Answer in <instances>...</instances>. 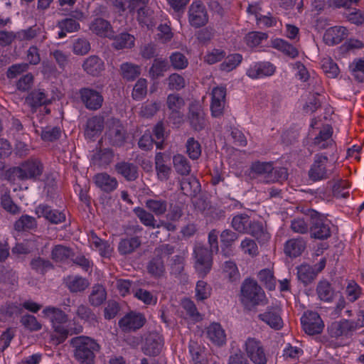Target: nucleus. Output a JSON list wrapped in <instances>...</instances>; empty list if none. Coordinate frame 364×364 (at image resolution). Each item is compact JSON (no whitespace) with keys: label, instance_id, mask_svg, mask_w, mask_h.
<instances>
[{"label":"nucleus","instance_id":"1","mask_svg":"<svg viewBox=\"0 0 364 364\" xmlns=\"http://www.w3.org/2000/svg\"><path fill=\"white\" fill-rule=\"evenodd\" d=\"M74 348L75 358L80 364H95L96 353L100 346L93 338L88 336H77L71 340Z\"/></svg>","mask_w":364,"mask_h":364},{"label":"nucleus","instance_id":"2","mask_svg":"<svg viewBox=\"0 0 364 364\" xmlns=\"http://www.w3.org/2000/svg\"><path fill=\"white\" fill-rule=\"evenodd\" d=\"M43 171V166L38 159H28L22 162L18 166L8 169L5 176L8 181L15 183L16 180L26 181L33 179L41 176Z\"/></svg>","mask_w":364,"mask_h":364},{"label":"nucleus","instance_id":"3","mask_svg":"<svg viewBox=\"0 0 364 364\" xmlns=\"http://www.w3.org/2000/svg\"><path fill=\"white\" fill-rule=\"evenodd\" d=\"M240 300L249 310L267 303L264 291L255 281L250 279H245L242 284Z\"/></svg>","mask_w":364,"mask_h":364},{"label":"nucleus","instance_id":"4","mask_svg":"<svg viewBox=\"0 0 364 364\" xmlns=\"http://www.w3.org/2000/svg\"><path fill=\"white\" fill-rule=\"evenodd\" d=\"M42 314L50 320L53 331L63 341L70 333V325L65 313L58 308L48 306L43 309Z\"/></svg>","mask_w":364,"mask_h":364},{"label":"nucleus","instance_id":"5","mask_svg":"<svg viewBox=\"0 0 364 364\" xmlns=\"http://www.w3.org/2000/svg\"><path fill=\"white\" fill-rule=\"evenodd\" d=\"M107 125V130L105 133V139H107L109 144L112 146L121 147L124 146L128 134L121 121L116 118H111L108 119Z\"/></svg>","mask_w":364,"mask_h":364},{"label":"nucleus","instance_id":"6","mask_svg":"<svg viewBox=\"0 0 364 364\" xmlns=\"http://www.w3.org/2000/svg\"><path fill=\"white\" fill-rule=\"evenodd\" d=\"M312 218L311 235L318 239H326L331 235V221L314 210H309Z\"/></svg>","mask_w":364,"mask_h":364},{"label":"nucleus","instance_id":"7","mask_svg":"<svg viewBox=\"0 0 364 364\" xmlns=\"http://www.w3.org/2000/svg\"><path fill=\"white\" fill-rule=\"evenodd\" d=\"M195 269L200 277L205 276L211 269L213 259L210 252L200 244L194 248Z\"/></svg>","mask_w":364,"mask_h":364},{"label":"nucleus","instance_id":"8","mask_svg":"<svg viewBox=\"0 0 364 364\" xmlns=\"http://www.w3.org/2000/svg\"><path fill=\"white\" fill-rule=\"evenodd\" d=\"M78 94L82 103L87 109L96 111L102 107L104 97L100 92L90 87H82Z\"/></svg>","mask_w":364,"mask_h":364},{"label":"nucleus","instance_id":"9","mask_svg":"<svg viewBox=\"0 0 364 364\" xmlns=\"http://www.w3.org/2000/svg\"><path fill=\"white\" fill-rule=\"evenodd\" d=\"M243 348L247 357L255 364L267 363V356L259 341L253 338H248L243 345Z\"/></svg>","mask_w":364,"mask_h":364},{"label":"nucleus","instance_id":"10","mask_svg":"<svg viewBox=\"0 0 364 364\" xmlns=\"http://www.w3.org/2000/svg\"><path fill=\"white\" fill-rule=\"evenodd\" d=\"M208 14L203 4L200 1L193 2L188 9V22L196 28L205 26L208 22Z\"/></svg>","mask_w":364,"mask_h":364},{"label":"nucleus","instance_id":"11","mask_svg":"<svg viewBox=\"0 0 364 364\" xmlns=\"http://www.w3.org/2000/svg\"><path fill=\"white\" fill-rule=\"evenodd\" d=\"M187 118L191 129L194 131L200 132L205 127V113L199 103L191 102L189 105Z\"/></svg>","mask_w":364,"mask_h":364},{"label":"nucleus","instance_id":"12","mask_svg":"<svg viewBox=\"0 0 364 364\" xmlns=\"http://www.w3.org/2000/svg\"><path fill=\"white\" fill-rule=\"evenodd\" d=\"M301 321L304 331L309 335L320 333L324 327L322 319L316 312H306Z\"/></svg>","mask_w":364,"mask_h":364},{"label":"nucleus","instance_id":"13","mask_svg":"<svg viewBox=\"0 0 364 364\" xmlns=\"http://www.w3.org/2000/svg\"><path fill=\"white\" fill-rule=\"evenodd\" d=\"M355 326L353 321L343 319L332 323L328 329L331 337L348 338L355 330Z\"/></svg>","mask_w":364,"mask_h":364},{"label":"nucleus","instance_id":"14","mask_svg":"<svg viewBox=\"0 0 364 364\" xmlns=\"http://www.w3.org/2000/svg\"><path fill=\"white\" fill-rule=\"evenodd\" d=\"M328 160V157L325 155H315L314 164L309 171V176L312 181H316L328 178V171L326 168Z\"/></svg>","mask_w":364,"mask_h":364},{"label":"nucleus","instance_id":"15","mask_svg":"<svg viewBox=\"0 0 364 364\" xmlns=\"http://www.w3.org/2000/svg\"><path fill=\"white\" fill-rule=\"evenodd\" d=\"M145 321L146 318L142 314L132 311L119 321V326L122 331L129 332L140 328Z\"/></svg>","mask_w":364,"mask_h":364},{"label":"nucleus","instance_id":"16","mask_svg":"<svg viewBox=\"0 0 364 364\" xmlns=\"http://www.w3.org/2000/svg\"><path fill=\"white\" fill-rule=\"evenodd\" d=\"M89 28L94 34L101 38H112L114 36L113 27L106 18H96L92 19Z\"/></svg>","mask_w":364,"mask_h":364},{"label":"nucleus","instance_id":"17","mask_svg":"<svg viewBox=\"0 0 364 364\" xmlns=\"http://www.w3.org/2000/svg\"><path fill=\"white\" fill-rule=\"evenodd\" d=\"M205 335L207 338L216 346H222L226 343L225 331L219 323H211L205 328Z\"/></svg>","mask_w":364,"mask_h":364},{"label":"nucleus","instance_id":"18","mask_svg":"<svg viewBox=\"0 0 364 364\" xmlns=\"http://www.w3.org/2000/svg\"><path fill=\"white\" fill-rule=\"evenodd\" d=\"M276 70V67L269 62H259L250 66L247 70L248 77L257 79L272 76Z\"/></svg>","mask_w":364,"mask_h":364},{"label":"nucleus","instance_id":"19","mask_svg":"<svg viewBox=\"0 0 364 364\" xmlns=\"http://www.w3.org/2000/svg\"><path fill=\"white\" fill-rule=\"evenodd\" d=\"M259 318L267 324L272 328L278 330L283 326V321L281 318L278 308H268L266 311L258 315Z\"/></svg>","mask_w":364,"mask_h":364},{"label":"nucleus","instance_id":"20","mask_svg":"<svg viewBox=\"0 0 364 364\" xmlns=\"http://www.w3.org/2000/svg\"><path fill=\"white\" fill-rule=\"evenodd\" d=\"M51 206H37L35 213L38 217H44L52 223H60L65 220V214L55 209H51Z\"/></svg>","mask_w":364,"mask_h":364},{"label":"nucleus","instance_id":"21","mask_svg":"<svg viewBox=\"0 0 364 364\" xmlns=\"http://www.w3.org/2000/svg\"><path fill=\"white\" fill-rule=\"evenodd\" d=\"M348 35L346 28L343 26H333L326 31L323 35V41L328 45L340 43Z\"/></svg>","mask_w":364,"mask_h":364},{"label":"nucleus","instance_id":"22","mask_svg":"<svg viewBox=\"0 0 364 364\" xmlns=\"http://www.w3.org/2000/svg\"><path fill=\"white\" fill-rule=\"evenodd\" d=\"M25 102L31 107L33 112H35L38 107L50 103V100L48 98L44 90L40 89L34 90L31 92L26 97Z\"/></svg>","mask_w":364,"mask_h":364},{"label":"nucleus","instance_id":"23","mask_svg":"<svg viewBox=\"0 0 364 364\" xmlns=\"http://www.w3.org/2000/svg\"><path fill=\"white\" fill-rule=\"evenodd\" d=\"M237 235L229 230H225L220 234V241L222 244L221 254L225 257H229L234 255V250L232 247V244L237 240Z\"/></svg>","mask_w":364,"mask_h":364},{"label":"nucleus","instance_id":"24","mask_svg":"<svg viewBox=\"0 0 364 364\" xmlns=\"http://www.w3.org/2000/svg\"><path fill=\"white\" fill-rule=\"evenodd\" d=\"M83 70L92 76L99 75L105 69L104 62L97 55H90L84 60Z\"/></svg>","mask_w":364,"mask_h":364},{"label":"nucleus","instance_id":"25","mask_svg":"<svg viewBox=\"0 0 364 364\" xmlns=\"http://www.w3.org/2000/svg\"><path fill=\"white\" fill-rule=\"evenodd\" d=\"M116 171L127 181H133L138 178V167L133 163L121 161L115 165Z\"/></svg>","mask_w":364,"mask_h":364},{"label":"nucleus","instance_id":"26","mask_svg":"<svg viewBox=\"0 0 364 364\" xmlns=\"http://www.w3.org/2000/svg\"><path fill=\"white\" fill-rule=\"evenodd\" d=\"M162 348L161 338L158 335H150L146 338L142 350L146 355L155 356L159 354Z\"/></svg>","mask_w":364,"mask_h":364},{"label":"nucleus","instance_id":"27","mask_svg":"<svg viewBox=\"0 0 364 364\" xmlns=\"http://www.w3.org/2000/svg\"><path fill=\"white\" fill-rule=\"evenodd\" d=\"M111 39L113 40L112 46L116 50L129 49L134 46V36L127 32L118 35H115L114 32V36Z\"/></svg>","mask_w":364,"mask_h":364},{"label":"nucleus","instance_id":"28","mask_svg":"<svg viewBox=\"0 0 364 364\" xmlns=\"http://www.w3.org/2000/svg\"><path fill=\"white\" fill-rule=\"evenodd\" d=\"M88 241L90 247L98 251L101 256L107 257L111 255L112 247L107 242L103 241L99 238L95 233H90Z\"/></svg>","mask_w":364,"mask_h":364},{"label":"nucleus","instance_id":"29","mask_svg":"<svg viewBox=\"0 0 364 364\" xmlns=\"http://www.w3.org/2000/svg\"><path fill=\"white\" fill-rule=\"evenodd\" d=\"M166 104L168 108L171 110V117L178 119L182 118L180 109L184 106V100L178 94H170L167 97Z\"/></svg>","mask_w":364,"mask_h":364},{"label":"nucleus","instance_id":"30","mask_svg":"<svg viewBox=\"0 0 364 364\" xmlns=\"http://www.w3.org/2000/svg\"><path fill=\"white\" fill-rule=\"evenodd\" d=\"M181 188L184 195L193 198L200 193V185L196 178L188 177L181 181Z\"/></svg>","mask_w":364,"mask_h":364},{"label":"nucleus","instance_id":"31","mask_svg":"<svg viewBox=\"0 0 364 364\" xmlns=\"http://www.w3.org/2000/svg\"><path fill=\"white\" fill-rule=\"evenodd\" d=\"M94 180L96 186L105 192L112 191L117 186V180L106 173L95 175Z\"/></svg>","mask_w":364,"mask_h":364},{"label":"nucleus","instance_id":"32","mask_svg":"<svg viewBox=\"0 0 364 364\" xmlns=\"http://www.w3.org/2000/svg\"><path fill=\"white\" fill-rule=\"evenodd\" d=\"M272 170H273L272 163L256 161L250 167V175L252 177H255L256 176H263L264 181L268 183V176Z\"/></svg>","mask_w":364,"mask_h":364},{"label":"nucleus","instance_id":"33","mask_svg":"<svg viewBox=\"0 0 364 364\" xmlns=\"http://www.w3.org/2000/svg\"><path fill=\"white\" fill-rule=\"evenodd\" d=\"M245 233L256 237L260 242L268 241L270 238V234L264 228L263 224L259 222H251Z\"/></svg>","mask_w":364,"mask_h":364},{"label":"nucleus","instance_id":"34","mask_svg":"<svg viewBox=\"0 0 364 364\" xmlns=\"http://www.w3.org/2000/svg\"><path fill=\"white\" fill-rule=\"evenodd\" d=\"M136 12L139 23L146 26L148 29H151L156 25L154 11L148 6L139 8Z\"/></svg>","mask_w":364,"mask_h":364},{"label":"nucleus","instance_id":"35","mask_svg":"<svg viewBox=\"0 0 364 364\" xmlns=\"http://www.w3.org/2000/svg\"><path fill=\"white\" fill-rule=\"evenodd\" d=\"M305 247V242L301 237L291 239L285 244L284 252L289 257H296L302 253Z\"/></svg>","mask_w":364,"mask_h":364},{"label":"nucleus","instance_id":"36","mask_svg":"<svg viewBox=\"0 0 364 364\" xmlns=\"http://www.w3.org/2000/svg\"><path fill=\"white\" fill-rule=\"evenodd\" d=\"M104 117L95 116L90 118L87 122L85 134L89 138H92L101 133L104 128Z\"/></svg>","mask_w":364,"mask_h":364},{"label":"nucleus","instance_id":"37","mask_svg":"<svg viewBox=\"0 0 364 364\" xmlns=\"http://www.w3.org/2000/svg\"><path fill=\"white\" fill-rule=\"evenodd\" d=\"M318 298L325 302H331L335 296V291L331 284L326 280H321L316 287Z\"/></svg>","mask_w":364,"mask_h":364},{"label":"nucleus","instance_id":"38","mask_svg":"<svg viewBox=\"0 0 364 364\" xmlns=\"http://www.w3.org/2000/svg\"><path fill=\"white\" fill-rule=\"evenodd\" d=\"M120 73L127 81L134 80L141 73V68L132 63H124L120 65Z\"/></svg>","mask_w":364,"mask_h":364},{"label":"nucleus","instance_id":"39","mask_svg":"<svg viewBox=\"0 0 364 364\" xmlns=\"http://www.w3.org/2000/svg\"><path fill=\"white\" fill-rule=\"evenodd\" d=\"M38 242L33 239L26 240L23 242L18 243L12 248V254L21 255L28 254L31 251L38 249Z\"/></svg>","mask_w":364,"mask_h":364},{"label":"nucleus","instance_id":"40","mask_svg":"<svg viewBox=\"0 0 364 364\" xmlns=\"http://www.w3.org/2000/svg\"><path fill=\"white\" fill-rule=\"evenodd\" d=\"M65 283L69 289L73 292L84 291L88 286L87 279L78 276H69L65 279Z\"/></svg>","mask_w":364,"mask_h":364},{"label":"nucleus","instance_id":"41","mask_svg":"<svg viewBox=\"0 0 364 364\" xmlns=\"http://www.w3.org/2000/svg\"><path fill=\"white\" fill-rule=\"evenodd\" d=\"M169 68L168 62L166 60L156 58L149 69V75L153 79H157L164 76V73Z\"/></svg>","mask_w":364,"mask_h":364},{"label":"nucleus","instance_id":"42","mask_svg":"<svg viewBox=\"0 0 364 364\" xmlns=\"http://www.w3.org/2000/svg\"><path fill=\"white\" fill-rule=\"evenodd\" d=\"M58 26L60 29V31L58 33V37L62 38L66 36V32L72 33L78 31L80 23L72 18H67L59 21Z\"/></svg>","mask_w":364,"mask_h":364},{"label":"nucleus","instance_id":"43","mask_svg":"<svg viewBox=\"0 0 364 364\" xmlns=\"http://www.w3.org/2000/svg\"><path fill=\"white\" fill-rule=\"evenodd\" d=\"M299 279L305 285L311 282L317 275L315 269L309 264H301L298 267Z\"/></svg>","mask_w":364,"mask_h":364},{"label":"nucleus","instance_id":"44","mask_svg":"<svg viewBox=\"0 0 364 364\" xmlns=\"http://www.w3.org/2000/svg\"><path fill=\"white\" fill-rule=\"evenodd\" d=\"M134 296L146 305H155L157 303V295L148 290L137 288L133 289Z\"/></svg>","mask_w":364,"mask_h":364},{"label":"nucleus","instance_id":"45","mask_svg":"<svg viewBox=\"0 0 364 364\" xmlns=\"http://www.w3.org/2000/svg\"><path fill=\"white\" fill-rule=\"evenodd\" d=\"M107 299V292L105 288L100 284L95 285L92 287L91 294L89 296V301L92 306L101 305Z\"/></svg>","mask_w":364,"mask_h":364},{"label":"nucleus","instance_id":"46","mask_svg":"<svg viewBox=\"0 0 364 364\" xmlns=\"http://www.w3.org/2000/svg\"><path fill=\"white\" fill-rule=\"evenodd\" d=\"M349 70L358 82H364V58H356L349 65Z\"/></svg>","mask_w":364,"mask_h":364},{"label":"nucleus","instance_id":"47","mask_svg":"<svg viewBox=\"0 0 364 364\" xmlns=\"http://www.w3.org/2000/svg\"><path fill=\"white\" fill-rule=\"evenodd\" d=\"M173 167L176 171L182 176L188 175L191 172V165L186 156L177 154L173 159Z\"/></svg>","mask_w":364,"mask_h":364},{"label":"nucleus","instance_id":"48","mask_svg":"<svg viewBox=\"0 0 364 364\" xmlns=\"http://www.w3.org/2000/svg\"><path fill=\"white\" fill-rule=\"evenodd\" d=\"M273 46L274 48L281 50L285 55L289 56L291 58H294L297 57L299 55L298 50L284 40H274V41L273 42Z\"/></svg>","mask_w":364,"mask_h":364},{"label":"nucleus","instance_id":"49","mask_svg":"<svg viewBox=\"0 0 364 364\" xmlns=\"http://www.w3.org/2000/svg\"><path fill=\"white\" fill-rule=\"evenodd\" d=\"M186 154L192 160L199 159L202 149L200 144L193 137H190L186 143Z\"/></svg>","mask_w":364,"mask_h":364},{"label":"nucleus","instance_id":"50","mask_svg":"<svg viewBox=\"0 0 364 364\" xmlns=\"http://www.w3.org/2000/svg\"><path fill=\"white\" fill-rule=\"evenodd\" d=\"M242 56L239 53L229 55L220 65V70L225 72H230L235 69L242 62Z\"/></svg>","mask_w":364,"mask_h":364},{"label":"nucleus","instance_id":"51","mask_svg":"<svg viewBox=\"0 0 364 364\" xmlns=\"http://www.w3.org/2000/svg\"><path fill=\"white\" fill-rule=\"evenodd\" d=\"M181 306L186 311L189 318L193 321L196 322L202 319V316L198 311L195 304L189 299H183L181 301Z\"/></svg>","mask_w":364,"mask_h":364},{"label":"nucleus","instance_id":"52","mask_svg":"<svg viewBox=\"0 0 364 364\" xmlns=\"http://www.w3.org/2000/svg\"><path fill=\"white\" fill-rule=\"evenodd\" d=\"M321 68L330 78L336 77L340 72L337 64L330 58H326L321 60Z\"/></svg>","mask_w":364,"mask_h":364},{"label":"nucleus","instance_id":"53","mask_svg":"<svg viewBox=\"0 0 364 364\" xmlns=\"http://www.w3.org/2000/svg\"><path fill=\"white\" fill-rule=\"evenodd\" d=\"M140 245L137 237L122 240L119 245L118 250L121 254L127 255L133 252Z\"/></svg>","mask_w":364,"mask_h":364},{"label":"nucleus","instance_id":"54","mask_svg":"<svg viewBox=\"0 0 364 364\" xmlns=\"http://www.w3.org/2000/svg\"><path fill=\"white\" fill-rule=\"evenodd\" d=\"M147 269L149 273L155 277H160L164 273V264L161 257L154 258L148 264Z\"/></svg>","mask_w":364,"mask_h":364},{"label":"nucleus","instance_id":"55","mask_svg":"<svg viewBox=\"0 0 364 364\" xmlns=\"http://www.w3.org/2000/svg\"><path fill=\"white\" fill-rule=\"evenodd\" d=\"M250 223L249 216L245 214H241L233 218L232 225L235 230L245 233Z\"/></svg>","mask_w":364,"mask_h":364},{"label":"nucleus","instance_id":"56","mask_svg":"<svg viewBox=\"0 0 364 364\" xmlns=\"http://www.w3.org/2000/svg\"><path fill=\"white\" fill-rule=\"evenodd\" d=\"M171 66L175 70L185 69L188 65V60L184 54L180 52L173 53L170 57Z\"/></svg>","mask_w":364,"mask_h":364},{"label":"nucleus","instance_id":"57","mask_svg":"<svg viewBox=\"0 0 364 364\" xmlns=\"http://www.w3.org/2000/svg\"><path fill=\"white\" fill-rule=\"evenodd\" d=\"M41 31V28L37 25H35L28 28L27 29H23L16 32V39L21 41H31L36 37Z\"/></svg>","mask_w":364,"mask_h":364},{"label":"nucleus","instance_id":"58","mask_svg":"<svg viewBox=\"0 0 364 364\" xmlns=\"http://www.w3.org/2000/svg\"><path fill=\"white\" fill-rule=\"evenodd\" d=\"M346 295L350 301H355L361 295L362 291L360 286L353 280H349L346 287Z\"/></svg>","mask_w":364,"mask_h":364},{"label":"nucleus","instance_id":"59","mask_svg":"<svg viewBox=\"0 0 364 364\" xmlns=\"http://www.w3.org/2000/svg\"><path fill=\"white\" fill-rule=\"evenodd\" d=\"M161 104L158 102H147L144 103L140 109V115L143 117H153L160 109Z\"/></svg>","mask_w":364,"mask_h":364},{"label":"nucleus","instance_id":"60","mask_svg":"<svg viewBox=\"0 0 364 364\" xmlns=\"http://www.w3.org/2000/svg\"><path fill=\"white\" fill-rule=\"evenodd\" d=\"M18 231L31 230L36 227L35 219L29 215H23L14 225Z\"/></svg>","mask_w":364,"mask_h":364},{"label":"nucleus","instance_id":"61","mask_svg":"<svg viewBox=\"0 0 364 364\" xmlns=\"http://www.w3.org/2000/svg\"><path fill=\"white\" fill-rule=\"evenodd\" d=\"M258 278L259 281L264 284L266 287L272 290L275 287V278L274 277L273 272L269 269H262L258 273Z\"/></svg>","mask_w":364,"mask_h":364},{"label":"nucleus","instance_id":"62","mask_svg":"<svg viewBox=\"0 0 364 364\" xmlns=\"http://www.w3.org/2000/svg\"><path fill=\"white\" fill-rule=\"evenodd\" d=\"M211 294L210 287L203 280L197 282L196 287V297L198 301L207 299Z\"/></svg>","mask_w":364,"mask_h":364},{"label":"nucleus","instance_id":"63","mask_svg":"<svg viewBox=\"0 0 364 364\" xmlns=\"http://www.w3.org/2000/svg\"><path fill=\"white\" fill-rule=\"evenodd\" d=\"M167 80L168 88L171 90L178 91L186 86L184 77L178 73H173L170 75L167 78Z\"/></svg>","mask_w":364,"mask_h":364},{"label":"nucleus","instance_id":"64","mask_svg":"<svg viewBox=\"0 0 364 364\" xmlns=\"http://www.w3.org/2000/svg\"><path fill=\"white\" fill-rule=\"evenodd\" d=\"M22 325L31 331H38L41 329L42 325L37 318L32 315L26 314L21 319Z\"/></svg>","mask_w":364,"mask_h":364}]
</instances>
